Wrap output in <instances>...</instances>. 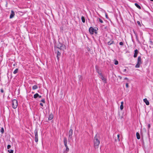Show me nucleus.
<instances>
[{
	"mask_svg": "<svg viewBox=\"0 0 153 153\" xmlns=\"http://www.w3.org/2000/svg\"><path fill=\"white\" fill-rule=\"evenodd\" d=\"M8 152H9V153H13V150H8Z\"/></svg>",
	"mask_w": 153,
	"mask_h": 153,
	"instance_id": "c756f323",
	"label": "nucleus"
},
{
	"mask_svg": "<svg viewBox=\"0 0 153 153\" xmlns=\"http://www.w3.org/2000/svg\"><path fill=\"white\" fill-rule=\"evenodd\" d=\"M12 107L14 109L16 108L18 105V101L16 100H13L12 101Z\"/></svg>",
	"mask_w": 153,
	"mask_h": 153,
	"instance_id": "39448f33",
	"label": "nucleus"
},
{
	"mask_svg": "<svg viewBox=\"0 0 153 153\" xmlns=\"http://www.w3.org/2000/svg\"><path fill=\"white\" fill-rule=\"evenodd\" d=\"M124 79H126V80H127L128 81V78H127V77H125L124 78Z\"/></svg>",
	"mask_w": 153,
	"mask_h": 153,
	"instance_id": "4c0bfd02",
	"label": "nucleus"
},
{
	"mask_svg": "<svg viewBox=\"0 0 153 153\" xmlns=\"http://www.w3.org/2000/svg\"><path fill=\"white\" fill-rule=\"evenodd\" d=\"M97 30H96L95 29H94L92 27H90L89 29V31L90 34L91 35L93 34L94 33L97 34Z\"/></svg>",
	"mask_w": 153,
	"mask_h": 153,
	"instance_id": "20e7f679",
	"label": "nucleus"
},
{
	"mask_svg": "<svg viewBox=\"0 0 153 153\" xmlns=\"http://www.w3.org/2000/svg\"><path fill=\"white\" fill-rule=\"evenodd\" d=\"M96 29V30H98V29L97 28V29Z\"/></svg>",
	"mask_w": 153,
	"mask_h": 153,
	"instance_id": "a18cd8bd",
	"label": "nucleus"
},
{
	"mask_svg": "<svg viewBox=\"0 0 153 153\" xmlns=\"http://www.w3.org/2000/svg\"><path fill=\"white\" fill-rule=\"evenodd\" d=\"M96 71H97V73H98V74L100 76L101 75V74H102L101 73H100V72H99V70L98 69V68H96Z\"/></svg>",
	"mask_w": 153,
	"mask_h": 153,
	"instance_id": "393cba45",
	"label": "nucleus"
},
{
	"mask_svg": "<svg viewBox=\"0 0 153 153\" xmlns=\"http://www.w3.org/2000/svg\"><path fill=\"white\" fill-rule=\"evenodd\" d=\"M39 96V94L38 93H36L34 95L33 97L34 98H36Z\"/></svg>",
	"mask_w": 153,
	"mask_h": 153,
	"instance_id": "412c9836",
	"label": "nucleus"
},
{
	"mask_svg": "<svg viewBox=\"0 0 153 153\" xmlns=\"http://www.w3.org/2000/svg\"><path fill=\"white\" fill-rule=\"evenodd\" d=\"M56 49V48L55 51H56V58L58 61H59V57L61 55V51H60L59 50H57Z\"/></svg>",
	"mask_w": 153,
	"mask_h": 153,
	"instance_id": "0eeeda50",
	"label": "nucleus"
},
{
	"mask_svg": "<svg viewBox=\"0 0 153 153\" xmlns=\"http://www.w3.org/2000/svg\"><path fill=\"white\" fill-rule=\"evenodd\" d=\"M100 136L99 135L97 134L94 138V145L95 149L98 148V146L100 144V141L99 140Z\"/></svg>",
	"mask_w": 153,
	"mask_h": 153,
	"instance_id": "f257e3e1",
	"label": "nucleus"
},
{
	"mask_svg": "<svg viewBox=\"0 0 153 153\" xmlns=\"http://www.w3.org/2000/svg\"><path fill=\"white\" fill-rule=\"evenodd\" d=\"M38 88V86L36 85H34L32 87L33 90H35Z\"/></svg>",
	"mask_w": 153,
	"mask_h": 153,
	"instance_id": "5701e85b",
	"label": "nucleus"
},
{
	"mask_svg": "<svg viewBox=\"0 0 153 153\" xmlns=\"http://www.w3.org/2000/svg\"><path fill=\"white\" fill-rule=\"evenodd\" d=\"M133 32L134 33L135 35L136 40L138 41L139 40L138 38V35L135 32V31L134 30H133Z\"/></svg>",
	"mask_w": 153,
	"mask_h": 153,
	"instance_id": "a211bd4d",
	"label": "nucleus"
},
{
	"mask_svg": "<svg viewBox=\"0 0 153 153\" xmlns=\"http://www.w3.org/2000/svg\"><path fill=\"white\" fill-rule=\"evenodd\" d=\"M151 127V126L150 124H149L148 125V131L149 130V129Z\"/></svg>",
	"mask_w": 153,
	"mask_h": 153,
	"instance_id": "7c9ffc66",
	"label": "nucleus"
},
{
	"mask_svg": "<svg viewBox=\"0 0 153 153\" xmlns=\"http://www.w3.org/2000/svg\"><path fill=\"white\" fill-rule=\"evenodd\" d=\"M41 102H43L45 103V100L44 99H43L41 101Z\"/></svg>",
	"mask_w": 153,
	"mask_h": 153,
	"instance_id": "f704fd0d",
	"label": "nucleus"
},
{
	"mask_svg": "<svg viewBox=\"0 0 153 153\" xmlns=\"http://www.w3.org/2000/svg\"><path fill=\"white\" fill-rule=\"evenodd\" d=\"M66 147V149L64 151L63 153H67L69 150V148H68V146L65 147Z\"/></svg>",
	"mask_w": 153,
	"mask_h": 153,
	"instance_id": "dca6fc26",
	"label": "nucleus"
},
{
	"mask_svg": "<svg viewBox=\"0 0 153 153\" xmlns=\"http://www.w3.org/2000/svg\"><path fill=\"white\" fill-rule=\"evenodd\" d=\"M73 130L72 129H70L69 130V133H68V140L69 141L70 140L72 139V135L73 134Z\"/></svg>",
	"mask_w": 153,
	"mask_h": 153,
	"instance_id": "6e6552de",
	"label": "nucleus"
},
{
	"mask_svg": "<svg viewBox=\"0 0 153 153\" xmlns=\"http://www.w3.org/2000/svg\"><path fill=\"white\" fill-rule=\"evenodd\" d=\"M143 101L147 105H149V102L147 100L146 98H145L143 99Z\"/></svg>",
	"mask_w": 153,
	"mask_h": 153,
	"instance_id": "ddd939ff",
	"label": "nucleus"
},
{
	"mask_svg": "<svg viewBox=\"0 0 153 153\" xmlns=\"http://www.w3.org/2000/svg\"><path fill=\"white\" fill-rule=\"evenodd\" d=\"M15 15V13L13 10H11V13L10 16V18L12 19L13 18Z\"/></svg>",
	"mask_w": 153,
	"mask_h": 153,
	"instance_id": "9b49d317",
	"label": "nucleus"
},
{
	"mask_svg": "<svg viewBox=\"0 0 153 153\" xmlns=\"http://www.w3.org/2000/svg\"><path fill=\"white\" fill-rule=\"evenodd\" d=\"M114 43V42L113 41H110L108 42V45H110L112 44H113Z\"/></svg>",
	"mask_w": 153,
	"mask_h": 153,
	"instance_id": "aec40b11",
	"label": "nucleus"
},
{
	"mask_svg": "<svg viewBox=\"0 0 153 153\" xmlns=\"http://www.w3.org/2000/svg\"><path fill=\"white\" fill-rule=\"evenodd\" d=\"M114 64L115 65H117L118 64V62L117 60H115Z\"/></svg>",
	"mask_w": 153,
	"mask_h": 153,
	"instance_id": "c85d7f7f",
	"label": "nucleus"
},
{
	"mask_svg": "<svg viewBox=\"0 0 153 153\" xmlns=\"http://www.w3.org/2000/svg\"><path fill=\"white\" fill-rule=\"evenodd\" d=\"M126 87L127 88H128L129 87V85L128 83H126Z\"/></svg>",
	"mask_w": 153,
	"mask_h": 153,
	"instance_id": "c9c22d12",
	"label": "nucleus"
},
{
	"mask_svg": "<svg viewBox=\"0 0 153 153\" xmlns=\"http://www.w3.org/2000/svg\"><path fill=\"white\" fill-rule=\"evenodd\" d=\"M105 17L107 19H109V17L106 13H105Z\"/></svg>",
	"mask_w": 153,
	"mask_h": 153,
	"instance_id": "72a5a7b5",
	"label": "nucleus"
},
{
	"mask_svg": "<svg viewBox=\"0 0 153 153\" xmlns=\"http://www.w3.org/2000/svg\"><path fill=\"white\" fill-rule=\"evenodd\" d=\"M137 139L139 140L140 139V136L139 133L138 132H137L136 134Z\"/></svg>",
	"mask_w": 153,
	"mask_h": 153,
	"instance_id": "f3484780",
	"label": "nucleus"
},
{
	"mask_svg": "<svg viewBox=\"0 0 153 153\" xmlns=\"http://www.w3.org/2000/svg\"><path fill=\"white\" fill-rule=\"evenodd\" d=\"M118 77L120 78V79H122V77L120 76H118Z\"/></svg>",
	"mask_w": 153,
	"mask_h": 153,
	"instance_id": "ea45409f",
	"label": "nucleus"
},
{
	"mask_svg": "<svg viewBox=\"0 0 153 153\" xmlns=\"http://www.w3.org/2000/svg\"><path fill=\"white\" fill-rule=\"evenodd\" d=\"M139 53V51H138L137 49H136L134 50V58H136L137 57V54Z\"/></svg>",
	"mask_w": 153,
	"mask_h": 153,
	"instance_id": "9d476101",
	"label": "nucleus"
},
{
	"mask_svg": "<svg viewBox=\"0 0 153 153\" xmlns=\"http://www.w3.org/2000/svg\"><path fill=\"white\" fill-rule=\"evenodd\" d=\"M117 137L119 139L120 137V135L119 134H118L117 135Z\"/></svg>",
	"mask_w": 153,
	"mask_h": 153,
	"instance_id": "79ce46f5",
	"label": "nucleus"
},
{
	"mask_svg": "<svg viewBox=\"0 0 153 153\" xmlns=\"http://www.w3.org/2000/svg\"><path fill=\"white\" fill-rule=\"evenodd\" d=\"M40 105L41 106H43V104L42 103H40Z\"/></svg>",
	"mask_w": 153,
	"mask_h": 153,
	"instance_id": "58836bf2",
	"label": "nucleus"
},
{
	"mask_svg": "<svg viewBox=\"0 0 153 153\" xmlns=\"http://www.w3.org/2000/svg\"><path fill=\"white\" fill-rule=\"evenodd\" d=\"M38 97H39L40 98H41L42 97V96H40V95H39V96H38Z\"/></svg>",
	"mask_w": 153,
	"mask_h": 153,
	"instance_id": "37998d69",
	"label": "nucleus"
},
{
	"mask_svg": "<svg viewBox=\"0 0 153 153\" xmlns=\"http://www.w3.org/2000/svg\"><path fill=\"white\" fill-rule=\"evenodd\" d=\"M100 78L105 83H106V79L103 76V75L101 74V75L100 76Z\"/></svg>",
	"mask_w": 153,
	"mask_h": 153,
	"instance_id": "1a4fd4ad",
	"label": "nucleus"
},
{
	"mask_svg": "<svg viewBox=\"0 0 153 153\" xmlns=\"http://www.w3.org/2000/svg\"><path fill=\"white\" fill-rule=\"evenodd\" d=\"M81 19L82 20V21L83 23H85V19L84 17L83 16H82L81 17Z\"/></svg>",
	"mask_w": 153,
	"mask_h": 153,
	"instance_id": "4be33fe9",
	"label": "nucleus"
},
{
	"mask_svg": "<svg viewBox=\"0 0 153 153\" xmlns=\"http://www.w3.org/2000/svg\"><path fill=\"white\" fill-rule=\"evenodd\" d=\"M142 61L141 58V56H139L138 57L137 61V63L135 65V68H138L140 67V64L142 63Z\"/></svg>",
	"mask_w": 153,
	"mask_h": 153,
	"instance_id": "7ed1b4c3",
	"label": "nucleus"
},
{
	"mask_svg": "<svg viewBox=\"0 0 153 153\" xmlns=\"http://www.w3.org/2000/svg\"><path fill=\"white\" fill-rule=\"evenodd\" d=\"M79 76V77H81V76Z\"/></svg>",
	"mask_w": 153,
	"mask_h": 153,
	"instance_id": "49530a36",
	"label": "nucleus"
},
{
	"mask_svg": "<svg viewBox=\"0 0 153 153\" xmlns=\"http://www.w3.org/2000/svg\"><path fill=\"white\" fill-rule=\"evenodd\" d=\"M1 93H3L4 92V90L2 88H1Z\"/></svg>",
	"mask_w": 153,
	"mask_h": 153,
	"instance_id": "e433bc0d",
	"label": "nucleus"
},
{
	"mask_svg": "<svg viewBox=\"0 0 153 153\" xmlns=\"http://www.w3.org/2000/svg\"><path fill=\"white\" fill-rule=\"evenodd\" d=\"M151 1H153V0H150Z\"/></svg>",
	"mask_w": 153,
	"mask_h": 153,
	"instance_id": "de8ad7c7",
	"label": "nucleus"
},
{
	"mask_svg": "<svg viewBox=\"0 0 153 153\" xmlns=\"http://www.w3.org/2000/svg\"><path fill=\"white\" fill-rule=\"evenodd\" d=\"M53 115L52 114H51L50 115H49L48 119L49 120H51L52 119H53Z\"/></svg>",
	"mask_w": 153,
	"mask_h": 153,
	"instance_id": "4468645a",
	"label": "nucleus"
},
{
	"mask_svg": "<svg viewBox=\"0 0 153 153\" xmlns=\"http://www.w3.org/2000/svg\"><path fill=\"white\" fill-rule=\"evenodd\" d=\"M11 148V146L10 145H8L7 146V149H10Z\"/></svg>",
	"mask_w": 153,
	"mask_h": 153,
	"instance_id": "473e14b6",
	"label": "nucleus"
},
{
	"mask_svg": "<svg viewBox=\"0 0 153 153\" xmlns=\"http://www.w3.org/2000/svg\"><path fill=\"white\" fill-rule=\"evenodd\" d=\"M119 44L121 46H123L124 45V43L123 42H120Z\"/></svg>",
	"mask_w": 153,
	"mask_h": 153,
	"instance_id": "2f4dec72",
	"label": "nucleus"
},
{
	"mask_svg": "<svg viewBox=\"0 0 153 153\" xmlns=\"http://www.w3.org/2000/svg\"><path fill=\"white\" fill-rule=\"evenodd\" d=\"M56 48L57 50H59L61 51L62 50L64 51L65 49V46L62 43H59L57 45V46L54 47L55 50Z\"/></svg>",
	"mask_w": 153,
	"mask_h": 153,
	"instance_id": "f03ea898",
	"label": "nucleus"
},
{
	"mask_svg": "<svg viewBox=\"0 0 153 153\" xmlns=\"http://www.w3.org/2000/svg\"><path fill=\"white\" fill-rule=\"evenodd\" d=\"M137 23L138 25L140 27H141L142 26V25L140 24V22L139 21H137Z\"/></svg>",
	"mask_w": 153,
	"mask_h": 153,
	"instance_id": "bb28decb",
	"label": "nucleus"
},
{
	"mask_svg": "<svg viewBox=\"0 0 153 153\" xmlns=\"http://www.w3.org/2000/svg\"><path fill=\"white\" fill-rule=\"evenodd\" d=\"M35 139L36 142L37 143L38 141V130L36 128L34 131Z\"/></svg>",
	"mask_w": 153,
	"mask_h": 153,
	"instance_id": "423d86ee",
	"label": "nucleus"
},
{
	"mask_svg": "<svg viewBox=\"0 0 153 153\" xmlns=\"http://www.w3.org/2000/svg\"><path fill=\"white\" fill-rule=\"evenodd\" d=\"M18 68H16L14 71L13 72V73L14 74H16L18 72Z\"/></svg>",
	"mask_w": 153,
	"mask_h": 153,
	"instance_id": "b1692460",
	"label": "nucleus"
},
{
	"mask_svg": "<svg viewBox=\"0 0 153 153\" xmlns=\"http://www.w3.org/2000/svg\"><path fill=\"white\" fill-rule=\"evenodd\" d=\"M126 71H127L126 69H124L123 70V71H124V72H126Z\"/></svg>",
	"mask_w": 153,
	"mask_h": 153,
	"instance_id": "a19ab883",
	"label": "nucleus"
},
{
	"mask_svg": "<svg viewBox=\"0 0 153 153\" xmlns=\"http://www.w3.org/2000/svg\"><path fill=\"white\" fill-rule=\"evenodd\" d=\"M0 131L2 134H3L4 133V129L3 128H1Z\"/></svg>",
	"mask_w": 153,
	"mask_h": 153,
	"instance_id": "cd10ccee",
	"label": "nucleus"
},
{
	"mask_svg": "<svg viewBox=\"0 0 153 153\" xmlns=\"http://www.w3.org/2000/svg\"><path fill=\"white\" fill-rule=\"evenodd\" d=\"M123 103H124V102H123V101H122L121 102V105L120 106V109L121 110H122L123 108Z\"/></svg>",
	"mask_w": 153,
	"mask_h": 153,
	"instance_id": "2eb2a0df",
	"label": "nucleus"
},
{
	"mask_svg": "<svg viewBox=\"0 0 153 153\" xmlns=\"http://www.w3.org/2000/svg\"><path fill=\"white\" fill-rule=\"evenodd\" d=\"M97 20H99L100 22L102 23L103 22V21L100 18H97Z\"/></svg>",
	"mask_w": 153,
	"mask_h": 153,
	"instance_id": "a878e982",
	"label": "nucleus"
},
{
	"mask_svg": "<svg viewBox=\"0 0 153 153\" xmlns=\"http://www.w3.org/2000/svg\"><path fill=\"white\" fill-rule=\"evenodd\" d=\"M13 65V66H15V65H16V64L14 63Z\"/></svg>",
	"mask_w": 153,
	"mask_h": 153,
	"instance_id": "c03bdc74",
	"label": "nucleus"
},
{
	"mask_svg": "<svg viewBox=\"0 0 153 153\" xmlns=\"http://www.w3.org/2000/svg\"><path fill=\"white\" fill-rule=\"evenodd\" d=\"M135 5L137 8H138L139 9H141V7L137 3H135Z\"/></svg>",
	"mask_w": 153,
	"mask_h": 153,
	"instance_id": "6ab92c4d",
	"label": "nucleus"
},
{
	"mask_svg": "<svg viewBox=\"0 0 153 153\" xmlns=\"http://www.w3.org/2000/svg\"><path fill=\"white\" fill-rule=\"evenodd\" d=\"M63 142L65 147H68L67 139L65 137H64V138Z\"/></svg>",
	"mask_w": 153,
	"mask_h": 153,
	"instance_id": "f8f14e48",
	"label": "nucleus"
}]
</instances>
